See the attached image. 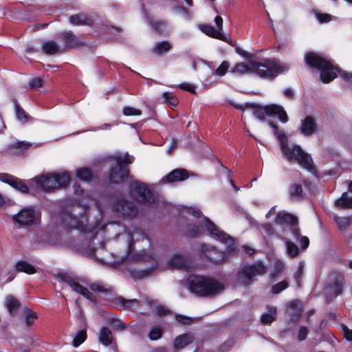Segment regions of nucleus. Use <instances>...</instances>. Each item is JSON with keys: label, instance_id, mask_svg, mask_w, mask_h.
<instances>
[{"label": "nucleus", "instance_id": "f257e3e1", "mask_svg": "<svg viewBox=\"0 0 352 352\" xmlns=\"http://www.w3.org/2000/svg\"><path fill=\"white\" fill-rule=\"evenodd\" d=\"M288 69L285 64H280L274 60L265 59L262 62L250 60L248 63H236L231 72L239 75L255 74L263 78H274Z\"/></svg>", "mask_w": 352, "mask_h": 352}, {"label": "nucleus", "instance_id": "f03ea898", "mask_svg": "<svg viewBox=\"0 0 352 352\" xmlns=\"http://www.w3.org/2000/svg\"><path fill=\"white\" fill-rule=\"evenodd\" d=\"M270 126L273 129L274 135L280 142V148L285 157L289 161L296 160L302 167L310 172H315L310 155L302 151L300 146L298 145L289 146L287 138L284 133L280 131L278 126L272 122H270Z\"/></svg>", "mask_w": 352, "mask_h": 352}, {"label": "nucleus", "instance_id": "7ed1b4c3", "mask_svg": "<svg viewBox=\"0 0 352 352\" xmlns=\"http://www.w3.org/2000/svg\"><path fill=\"white\" fill-rule=\"evenodd\" d=\"M306 63L320 71V80L324 83H329L337 77L338 72L346 81L352 83V73L338 71L330 61L314 52H309L305 56Z\"/></svg>", "mask_w": 352, "mask_h": 352}, {"label": "nucleus", "instance_id": "20e7f679", "mask_svg": "<svg viewBox=\"0 0 352 352\" xmlns=\"http://www.w3.org/2000/svg\"><path fill=\"white\" fill-rule=\"evenodd\" d=\"M192 292L201 296H214L221 293L224 285L219 281L209 277L192 276L189 279Z\"/></svg>", "mask_w": 352, "mask_h": 352}, {"label": "nucleus", "instance_id": "39448f33", "mask_svg": "<svg viewBox=\"0 0 352 352\" xmlns=\"http://www.w3.org/2000/svg\"><path fill=\"white\" fill-rule=\"evenodd\" d=\"M252 108L254 109V115L261 120H265V115L272 116L277 115L279 120L285 123L288 121V117L287 113L284 110L282 106L277 104H270L266 106L260 105H251Z\"/></svg>", "mask_w": 352, "mask_h": 352}, {"label": "nucleus", "instance_id": "423d86ee", "mask_svg": "<svg viewBox=\"0 0 352 352\" xmlns=\"http://www.w3.org/2000/svg\"><path fill=\"white\" fill-rule=\"evenodd\" d=\"M56 277L62 282L67 284L75 292L80 294L92 302L96 301L94 296L86 287L80 285L71 274L59 273L56 275Z\"/></svg>", "mask_w": 352, "mask_h": 352}, {"label": "nucleus", "instance_id": "0eeeda50", "mask_svg": "<svg viewBox=\"0 0 352 352\" xmlns=\"http://www.w3.org/2000/svg\"><path fill=\"white\" fill-rule=\"evenodd\" d=\"M265 272V268L261 263H255L253 265H246L239 273V281L243 285H248L253 276L261 275Z\"/></svg>", "mask_w": 352, "mask_h": 352}, {"label": "nucleus", "instance_id": "6e6552de", "mask_svg": "<svg viewBox=\"0 0 352 352\" xmlns=\"http://www.w3.org/2000/svg\"><path fill=\"white\" fill-rule=\"evenodd\" d=\"M39 217V212L33 208H25L18 214L13 215L12 220L19 224L29 226L34 223Z\"/></svg>", "mask_w": 352, "mask_h": 352}, {"label": "nucleus", "instance_id": "1a4fd4ad", "mask_svg": "<svg viewBox=\"0 0 352 352\" xmlns=\"http://www.w3.org/2000/svg\"><path fill=\"white\" fill-rule=\"evenodd\" d=\"M131 195L139 202L144 204H149L154 201L153 195L144 184L135 183L133 187Z\"/></svg>", "mask_w": 352, "mask_h": 352}, {"label": "nucleus", "instance_id": "9d476101", "mask_svg": "<svg viewBox=\"0 0 352 352\" xmlns=\"http://www.w3.org/2000/svg\"><path fill=\"white\" fill-rule=\"evenodd\" d=\"M344 283V276L342 273L336 272L329 276L328 289L334 296H337L342 292Z\"/></svg>", "mask_w": 352, "mask_h": 352}, {"label": "nucleus", "instance_id": "9b49d317", "mask_svg": "<svg viewBox=\"0 0 352 352\" xmlns=\"http://www.w3.org/2000/svg\"><path fill=\"white\" fill-rule=\"evenodd\" d=\"M204 223L209 233L219 241L228 244V247L227 251L231 252L232 249L230 248V246L233 243V239L226 232L219 230L209 219L206 218L204 219Z\"/></svg>", "mask_w": 352, "mask_h": 352}, {"label": "nucleus", "instance_id": "f8f14e48", "mask_svg": "<svg viewBox=\"0 0 352 352\" xmlns=\"http://www.w3.org/2000/svg\"><path fill=\"white\" fill-rule=\"evenodd\" d=\"M113 208L116 211L124 216H133L137 212V209L134 204L124 199L117 200L113 205Z\"/></svg>", "mask_w": 352, "mask_h": 352}, {"label": "nucleus", "instance_id": "ddd939ff", "mask_svg": "<svg viewBox=\"0 0 352 352\" xmlns=\"http://www.w3.org/2000/svg\"><path fill=\"white\" fill-rule=\"evenodd\" d=\"M36 183L45 191H50L57 188V179L54 174H47L34 178Z\"/></svg>", "mask_w": 352, "mask_h": 352}, {"label": "nucleus", "instance_id": "4468645a", "mask_svg": "<svg viewBox=\"0 0 352 352\" xmlns=\"http://www.w3.org/2000/svg\"><path fill=\"white\" fill-rule=\"evenodd\" d=\"M189 177L188 171L184 168H177L171 171L166 177L161 179L163 184L182 182L186 180Z\"/></svg>", "mask_w": 352, "mask_h": 352}, {"label": "nucleus", "instance_id": "2eb2a0df", "mask_svg": "<svg viewBox=\"0 0 352 352\" xmlns=\"http://www.w3.org/2000/svg\"><path fill=\"white\" fill-rule=\"evenodd\" d=\"M61 38L67 48L80 47L84 45L83 41L76 36L72 31H66L61 33Z\"/></svg>", "mask_w": 352, "mask_h": 352}, {"label": "nucleus", "instance_id": "dca6fc26", "mask_svg": "<svg viewBox=\"0 0 352 352\" xmlns=\"http://www.w3.org/2000/svg\"><path fill=\"white\" fill-rule=\"evenodd\" d=\"M129 175V170L120 164L113 167L109 174V179L113 183H119Z\"/></svg>", "mask_w": 352, "mask_h": 352}, {"label": "nucleus", "instance_id": "f3484780", "mask_svg": "<svg viewBox=\"0 0 352 352\" xmlns=\"http://www.w3.org/2000/svg\"><path fill=\"white\" fill-rule=\"evenodd\" d=\"M202 250L206 252V256L210 261L214 263H218L223 261L226 258V255L224 252H219L213 248H207L206 245L202 246Z\"/></svg>", "mask_w": 352, "mask_h": 352}, {"label": "nucleus", "instance_id": "a211bd4d", "mask_svg": "<svg viewBox=\"0 0 352 352\" xmlns=\"http://www.w3.org/2000/svg\"><path fill=\"white\" fill-rule=\"evenodd\" d=\"M316 128V125L314 120L311 117L307 116L302 121L300 130L302 134L310 135L314 133Z\"/></svg>", "mask_w": 352, "mask_h": 352}, {"label": "nucleus", "instance_id": "6ab92c4d", "mask_svg": "<svg viewBox=\"0 0 352 352\" xmlns=\"http://www.w3.org/2000/svg\"><path fill=\"white\" fill-rule=\"evenodd\" d=\"M31 145L30 143L26 142H16L9 146V152L12 155L22 154L28 151Z\"/></svg>", "mask_w": 352, "mask_h": 352}, {"label": "nucleus", "instance_id": "aec40b11", "mask_svg": "<svg viewBox=\"0 0 352 352\" xmlns=\"http://www.w3.org/2000/svg\"><path fill=\"white\" fill-rule=\"evenodd\" d=\"M170 265L176 268H184L188 270L190 267L188 261L181 255H174L170 260Z\"/></svg>", "mask_w": 352, "mask_h": 352}, {"label": "nucleus", "instance_id": "412c9836", "mask_svg": "<svg viewBox=\"0 0 352 352\" xmlns=\"http://www.w3.org/2000/svg\"><path fill=\"white\" fill-rule=\"evenodd\" d=\"M275 221L276 223H285L292 226L298 223V219L288 213H278L276 217Z\"/></svg>", "mask_w": 352, "mask_h": 352}, {"label": "nucleus", "instance_id": "4be33fe9", "mask_svg": "<svg viewBox=\"0 0 352 352\" xmlns=\"http://www.w3.org/2000/svg\"><path fill=\"white\" fill-rule=\"evenodd\" d=\"M126 241L128 242V251H127V258L129 260H143L145 259L147 256L146 254L143 253L142 252H135L133 253V250L132 248V238L130 234L127 235Z\"/></svg>", "mask_w": 352, "mask_h": 352}, {"label": "nucleus", "instance_id": "5701e85b", "mask_svg": "<svg viewBox=\"0 0 352 352\" xmlns=\"http://www.w3.org/2000/svg\"><path fill=\"white\" fill-rule=\"evenodd\" d=\"M69 22L75 25H91L92 21L86 14L80 13L70 16Z\"/></svg>", "mask_w": 352, "mask_h": 352}, {"label": "nucleus", "instance_id": "b1692460", "mask_svg": "<svg viewBox=\"0 0 352 352\" xmlns=\"http://www.w3.org/2000/svg\"><path fill=\"white\" fill-rule=\"evenodd\" d=\"M15 270L19 272H24L28 274H33L36 272V268L25 261H19L15 265Z\"/></svg>", "mask_w": 352, "mask_h": 352}, {"label": "nucleus", "instance_id": "393cba45", "mask_svg": "<svg viewBox=\"0 0 352 352\" xmlns=\"http://www.w3.org/2000/svg\"><path fill=\"white\" fill-rule=\"evenodd\" d=\"M201 30L206 35L211 37L225 41V37L221 32L216 30L214 27L208 25H203L201 26Z\"/></svg>", "mask_w": 352, "mask_h": 352}, {"label": "nucleus", "instance_id": "a878e982", "mask_svg": "<svg viewBox=\"0 0 352 352\" xmlns=\"http://www.w3.org/2000/svg\"><path fill=\"white\" fill-rule=\"evenodd\" d=\"M334 221L338 228L342 231L346 230L352 224V217H336Z\"/></svg>", "mask_w": 352, "mask_h": 352}, {"label": "nucleus", "instance_id": "bb28decb", "mask_svg": "<svg viewBox=\"0 0 352 352\" xmlns=\"http://www.w3.org/2000/svg\"><path fill=\"white\" fill-rule=\"evenodd\" d=\"M192 340V336L188 334H183L175 338L174 346L176 349H182L191 343Z\"/></svg>", "mask_w": 352, "mask_h": 352}, {"label": "nucleus", "instance_id": "cd10ccee", "mask_svg": "<svg viewBox=\"0 0 352 352\" xmlns=\"http://www.w3.org/2000/svg\"><path fill=\"white\" fill-rule=\"evenodd\" d=\"M112 339L113 338L111 331L107 327L102 328L99 335L100 342L104 346H108L111 344Z\"/></svg>", "mask_w": 352, "mask_h": 352}, {"label": "nucleus", "instance_id": "c85d7f7f", "mask_svg": "<svg viewBox=\"0 0 352 352\" xmlns=\"http://www.w3.org/2000/svg\"><path fill=\"white\" fill-rule=\"evenodd\" d=\"M6 306L11 314H15L20 307L19 301L12 296H8L6 300Z\"/></svg>", "mask_w": 352, "mask_h": 352}, {"label": "nucleus", "instance_id": "c756f323", "mask_svg": "<svg viewBox=\"0 0 352 352\" xmlns=\"http://www.w3.org/2000/svg\"><path fill=\"white\" fill-rule=\"evenodd\" d=\"M116 300L120 309H132L136 307L138 305L136 299L126 300L123 297H118Z\"/></svg>", "mask_w": 352, "mask_h": 352}, {"label": "nucleus", "instance_id": "7c9ffc66", "mask_svg": "<svg viewBox=\"0 0 352 352\" xmlns=\"http://www.w3.org/2000/svg\"><path fill=\"white\" fill-rule=\"evenodd\" d=\"M337 207L341 208H352V197H349L346 192H344L342 197L336 201Z\"/></svg>", "mask_w": 352, "mask_h": 352}, {"label": "nucleus", "instance_id": "2f4dec72", "mask_svg": "<svg viewBox=\"0 0 352 352\" xmlns=\"http://www.w3.org/2000/svg\"><path fill=\"white\" fill-rule=\"evenodd\" d=\"M171 47L172 45L168 41H161L153 46V52L158 55H162L168 52Z\"/></svg>", "mask_w": 352, "mask_h": 352}, {"label": "nucleus", "instance_id": "473e14b6", "mask_svg": "<svg viewBox=\"0 0 352 352\" xmlns=\"http://www.w3.org/2000/svg\"><path fill=\"white\" fill-rule=\"evenodd\" d=\"M276 308L270 307L267 313H265L261 316V322L264 324H268L272 323L276 319Z\"/></svg>", "mask_w": 352, "mask_h": 352}, {"label": "nucleus", "instance_id": "72a5a7b5", "mask_svg": "<svg viewBox=\"0 0 352 352\" xmlns=\"http://www.w3.org/2000/svg\"><path fill=\"white\" fill-rule=\"evenodd\" d=\"M42 49L47 54L53 55L58 50V45L53 41H47L43 44Z\"/></svg>", "mask_w": 352, "mask_h": 352}, {"label": "nucleus", "instance_id": "f704fd0d", "mask_svg": "<svg viewBox=\"0 0 352 352\" xmlns=\"http://www.w3.org/2000/svg\"><path fill=\"white\" fill-rule=\"evenodd\" d=\"M23 316L27 326H31L37 318L36 314L30 309H24L23 311Z\"/></svg>", "mask_w": 352, "mask_h": 352}, {"label": "nucleus", "instance_id": "c9c22d12", "mask_svg": "<svg viewBox=\"0 0 352 352\" xmlns=\"http://www.w3.org/2000/svg\"><path fill=\"white\" fill-rule=\"evenodd\" d=\"M86 339H87L86 330L85 329L80 330L74 336L73 341H72V345L74 347H78L82 342H84Z\"/></svg>", "mask_w": 352, "mask_h": 352}, {"label": "nucleus", "instance_id": "e433bc0d", "mask_svg": "<svg viewBox=\"0 0 352 352\" xmlns=\"http://www.w3.org/2000/svg\"><path fill=\"white\" fill-rule=\"evenodd\" d=\"M163 98L164 99V103L168 104L171 107H175L178 104V100L175 98L174 94L169 92H164L163 94Z\"/></svg>", "mask_w": 352, "mask_h": 352}, {"label": "nucleus", "instance_id": "4c0bfd02", "mask_svg": "<svg viewBox=\"0 0 352 352\" xmlns=\"http://www.w3.org/2000/svg\"><path fill=\"white\" fill-rule=\"evenodd\" d=\"M57 179V187L66 186L69 181V175L65 173L54 174Z\"/></svg>", "mask_w": 352, "mask_h": 352}, {"label": "nucleus", "instance_id": "58836bf2", "mask_svg": "<svg viewBox=\"0 0 352 352\" xmlns=\"http://www.w3.org/2000/svg\"><path fill=\"white\" fill-rule=\"evenodd\" d=\"M302 192V186L300 184H293L289 190L290 195L293 199L299 198Z\"/></svg>", "mask_w": 352, "mask_h": 352}, {"label": "nucleus", "instance_id": "ea45409f", "mask_svg": "<svg viewBox=\"0 0 352 352\" xmlns=\"http://www.w3.org/2000/svg\"><path fill=\"white\" fill-rule=\"evenodd\" d=\"M285 243L287 245V254L291 256H296L298 253V248L297 245L288 240H285Z\"/></svg>", "mask_w": 352, "mask_h": 352}, {"label": "nucleus", "instance_id": "a19ab883", "mask_svg": "<svg viewBox=\"0 0 352 352\" xmlns=\"http://www.w3.org/2000/svg\"><path fill=\"white\" fill-rule=\"evenodd\" d=\"M11 186H12L16 189L20 190L21 192L25 193L28 192V188L21 182L20 179L17 178H14L13 182Z\"/></svg>", "mask_w": 352, "mask_h": 352}, {"label": "nucleus", "instance_id": "79ce46f5", "mask_svg": "<svg viewBox=\"0 0 352 352\" xmlns=\"http://www.w3.org/2000/svg\"><path fill=\"white\" fill-rule=\"evenodd\" d=\"M77 177L82 180H89L91 178V172L89 169L82 168L77 171Z\"/></svg>", "mask_w": 352, "mask_h": 352}, {"label": "nucleus", "instance_id": "37998d69", "mask_svg": "<svg viewBox=\"0 0 352 352\" xmlns=\"http://www.w3.org/2000/svg\"><path fill=\"white\" fill-rule=\"evenodd\" d=\"M288 287V283L286 280H283L276 285L272 288V292L274 294H278Z\"/></svg>", "mask_w": 352, "mask_h": 352}, {"label": "nucleus", "instance_id": "c03bdc74", "mask_svg": "<svg viewBox=\"0 0 352 352\" xmlns=\"http://www.w3.org/2000/svg\"><path fill=\"white\" fill-rule=\"evenodd\" d=\"M64 221L67 228H78L76 219L70 214H65Z\"/></svg>", "mask_w": 352, "mask_h": 352}, {"label": "nucleus", "instance_id": "a18cd8bd", "mask_svg": "<svg viewBox=\"0 0 352 352\" xmlns=\"http://www.w3.org/2000/svg\"><path fill=\"white\" fill-rule=\"evenodd\" d=\"M122 112L124 115L129 116H140L142 112L140 109L131 107H125L123 108Z\"/></svg>", "mask_w": 352, "mask_h": 352}, {"label": "nucleus", "instance_id": "49530a36", "mask_svg": "<svg viewBox=\"0 0 352 352\" xmlns=\"http://www.w3.org/2000/svg\"><path fill=\"white\" fill-rule=\"evenodd\" d=\"M89 288L96 293L106 292L107 289L100 283H93L90 284Z\"/></svg>", "mask_w": 352, "mask_h": 352}, {"label": "nucleus", "instance_id": "de8ad7c7", "mask_svg": "<svg viewBox=\"0 0 352 352\" xmlns=\"http://www.w3.org/2000/svg\"><path fill=\"white\" fill-rule=\"evenodd\" d=\"M149 338L153 340H157L161 338L162 336V329L158 327H153L149 332Z\"/></svg>", "mask_w": 352, "mask_h": 352}, {"label": "nucleus", "instance_id": "09e8293b", "mask_svg": "<svg viewBox=\"0 0 352 352\" xmlns=\"http://www.w3.org/2000/svg\"><path fill=\"white\" fill-rule=\"evenodd\" d=\"M230 64L228 61H223L220 66L216 69L215 74L219 76H223L229 68Z\"/></svg>", "mask_w": 352, "mask_h": 352}, {"label": "nucleus", "instance_id": "8fccbe9b", "mask_svg": "<svg viewBox=\"0 0 352 352\" xmlns=\"http://www.w3.org/2000/svg\"><path fill=\"white\" fill-rule=\"evenodd\" d=\"M175 320L182 324H190L193 322V319L182 315H176Z\"/></svg>", "mask_w": 352, "mask_h": 352}, {"label": "nucleus", "instance_id": "3c124183", "mask_svg": "<svg viewBox=\"0 0 352 352\" xmlns=\"http://www.w3.org/2000/svg\"><path fill=\"white\" fill-rule=\"evenodd\" d=\"M16 114L17 118L19 120L22 122H25L27 120L25 111L22 109H21L20 107L18 105L16 107Z\"/></svg>", "mask_w": 352, "mask_h": 352}, {"label": "nucleus", "instance_id": "603ef678", "mask_svg": "<svg viewBox=\"0 0 352 352\" xmlns=\"http://www.w3.org/2000/svg\"><path fill=\"white\" fill-rule=\"evenodd\" d=\"M342 330L345 338L349 341H352V330L349 329L345 324L342 325Z\"/></svg>", "mask_w": 352, "mask_h": 352}, {"label": "nucleus", "instance_id": "864d4df0", "mask_svg": "<svg viewBox=\"0 0 352 352\" xmlns=\"http://www.w3.org/2000/svg\"><path fill=\"white\" fill-rule=\"evenodd\" d=\"M307 333H308L307 328L305 327H301L299 329V331L298 333V340L299 341L304 340L306 338Z\"/></svg>", "mask_w": 352, "mask_h": 352}, {"label": "nucleus", "instance_id": "5fc2aeb1", "mask_svg": "<svg viewBox=\"0 0 352 352\" xmlns=\"http://www.w3.org/2000/svg\"><path fill=\"white\" fill-rule=\"evenodd\" d=\"M30 85L34 89L39 88L43 85V80L40 78H34L30 82Z\"/></svg>", "mask_w": 352, "mask_h": 352}, {"label": "nucleus", "instance_id": "6e6d98bb", "mask_svg": "<svg viewBox=\"0 0 352 352\" xmlns=\"http://www.w3.org/2000/svg\"><path fill=\"white\" fill-rule=\"evenodd\" d=\"M133 157L131 156L128 154H126L123 158L121 157H118L117 158V162L118 163L131 164L133 162Z\"/></svg>", "mask_w": 352, "mask_h": 352}, {"label": "nucleus", "instance_id": "4d7b16f0", "mask_svg": "<svg viewBox=\"0 0 352 352\" xmlns=\"http://www.w3.org/2000/svg\"><path fill=\"white\" fill-rule=\"evenodd\" d=\"M112 327L116 330H123L125 329V324L121 320H116L112 321Z\"/></svg>", "mask_w": 352, "mask_h": 352}, {"label": "nucleus", "instance_id": "13d9d810", "mask_svg": "<svg viewBox=\"0 0 352 352\" xmlns=\"http://www.w3.org/2000/svg\"><path fill=\"white\" fill-rule=\"evenodd\" d=\"M179 88L190 91L192 94H195L196 91L195 90V87L192 84L190 83H183L179 85Z\"/></svg>", "mask_w": 352, "mask_h": 352}, {"label": "nucleus", "instance_id": "bf43d9fd", "mask_svg": "<svg viewBox=\"0 0 352 352\" xmlns=\"http://www.w3.org/2000/svg\"><path fill=\"white\" fill-rule=\"evenodd\" d=\"M261 229L263 232L267 235H272L274 234V230L272 226L269 223L263 224L261 226Z\"/></svg>", "mask_w": 352, "mask_h": 352}, {"label": "nucleus", "instance_id": "052dcab7", "mask_svg": "<svg viewBox=\"0 0 352 352\" xmlns=\"http://www.w3.org/2000/svg\"><path fill=\"white\" fill-rule=\"evenodd\" d=\"M15 177H13L11 175H9L8 174H1L0 175V179L3 182H6V183H8L10 184V185L12 184V183L13 182L14 179Z\"/></svg>", "mask_w": 352, "mask_h": 352}, {"label": "nucleus", "instance_id": "680f3d73", "mask_svg": "<svg viewBox=\"0 0 352 352\" xmlns=\"http://www.w3.org/2000/svg\"><path fill=\"white\" fill-rule=\"evenodd\" d=\"M317 19L320 21L321 23L328 22L331 20V15L328 14H316Z\"/></svg>", "mask_w": 352, "mask_h": 352}, {"label": "nucleus", "instance_id": "e2e57ef3", "mask_svg": "<svg viewBox=\"0 0 352 352\" xmlns=\"http://www.w3.org/2000/svg\"><path fill=\"white\" fill-rule=\"evenodd\" d=\"M290 231L295 239H298L300 236V229L297 226V224L290 227Z\"/></svg>", "mask_w": 352, "mask_h": 352}, {"label": "nucleus", "instance_id": "0e129e2a", "mask_svg": "<svg viewBox=\"0 0 352 352\" xmlns=\"http://www.w3.org/2000/svg\"><path fill=\"white\" fill-rule=\"evenodd\" d=\"M300 246H301L302 249H306L309 245V240L305 236L300 237Z\"/></svg>", "mask_w": 352, "mask_h": 352}, {"label": "nucleus", "instance_id": "69168bd1", "mask_svg": "<svg viewBox=\"0 0 352 352\" xmlns=\"http://www.w3.org/2000/svg\"><path fill=\"white\" fill-rule=\"evenodd\" d=\"M156 313L160 316L166 315L169 313V310L165 307L160 306L157 307Z\"/></svg>", "mask_w": 352, "mask_h": 352}, {"label": "nucleus", "instance_id": "338daca9", "mask_svg": "<svg viewBox=\"0 0 352 352\" xmlns=\"http://www.w3.org/2000/svg\"><path fill=\"white\" fill-rule=\"evenodd\" d=\"M214 22L217 26V30L220 32L223 28V19L220 16H217Z\"/></svg>", "mask_w": 352, "mask_h": 352}, {"label": "nucleus", "instance_id": "774afa93", "mask_svg": "<svg viewBox=\"0 0 352 352\" xmlns=\"http://www.w3.org/2000/svg\"><path fill=\"white\" fill-rule=\"evenodd\" d=\"M234 107L238 109V110H240V111H244L245 109L248 108V107H252L251 105L248 104H234Z\"/></svg>", "mask_w": 352, "mask_h": 352}]
</instances>
